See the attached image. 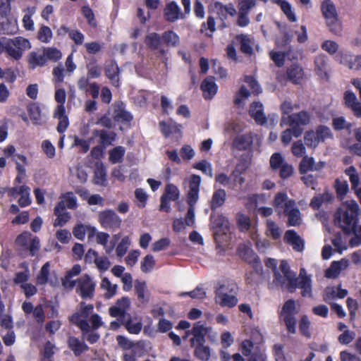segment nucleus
Listing matches in <instances>:
<instances>
[{
    "label": "nucleus",
    "mask_w": 361,
    "mask_h": 361,
    "mask_svg": "<svg viewBox=\"0 0 361 361\" xmlns=\"http://www.w3.org/2000/svg\"><path fill=\"white\" fill-rule=\"evenodd\" d=\"M358 211L359 206L355 200L345 201L335 214V223L338 224L345 233H351L357 223Z\"/></svg>",
    "instance_id": "nucleus-1"
},
{
    "label": "nucleus",
    "mask_w": 361,
    "mask_h": 361,
    "mask_svg": "<svg viewBox=\"0 0 361 361\" xmlns=\"http://www.w3.org/2000/svg\"><path fill=\"white\" fill-rule=\"evenodd\" d=\"M30 48V41L23 37H16L12 39L0 38V54L5 51L8 56L16 61L22 58L24 51Z\"/></svg>",
    "instance_id": "nucleus-2"
},
{
    "label": "nucleus",
    "mask_w": 361,
    "mask_h": 361,
    "mask_svg": "<svg viewBox=\"0 0 361 361\" xmlns=\"http://www.w3.org/2000/svg\"><path fill=\"white\" fill-rule=\"evenodd\" d=\"M273 283L281 288H286L290 293H294L298 288L295 273L290 269L288 262H281L279 270L274 273Z\"/></svg>",
    "instance_id": "nucleus-3"
},
{
    "label": "nucleus",
    "mask_w": 361,
    "mask_h": 361,
    "mask_svg": "<svg viewBox=\"0 0 361 361\" xmlns=\"http://www.w3.org/2000/svg\"><path fill=\"white\" fill-rule=\"evenodd\" d=\"M201 178L198 175H192L189 180V190L187 193V202L189 205L185 222L187 226H192L195 224V205L199 199V191Z\"/></svg>",
    "instance_id": "nucleus-4"
},
{
    "label": "nucleus",
    "mask_w": 361,
    "mask_h": 361,
    "mask_svg": "<svg viewBox=\"0 0 361 361\" xmlns=\"http://www.w3.org/2000/svg\"><path fill=\"white\" fill-rule=\"evenodd\" d=\"M298 313L296 307V302L293 299H289L286 301L279 312V318L280 321L283 322L288 331L290 334L296 332V318L295 315Z\"/></svg>",
    "instance_id": "nucleus-5"
},
{
    "label": "nucleus",
    "mask_w": 361,
    "mask_h": 361,
    "mask_svg": "<svg viewBox=\"0 0 361 361\" xmlns=\"http://www.w3.org/2000/svg\"><path fill=\"white\" fill-rule=\"evenodd\" d=\"M310 121V114L307 111H301L288 116H282L281 126L283 125V123L288 124L290 127L294 128V133L296 136H300L304 130L303 127L308 125Z\"/></svg>",
    "instance_id": "nucleus-6"
},
{
    "label": "nucleus",
    "mask_w": 361,
    "mask_h": 361,
    "mask_svg": "<svg viewBox=\"0 0 361 361\" xmlns=\"http://www.w3.org/2000/svg\"><path fill=\"white\" fill-rule=\"evenodd\" d=\"M322 11L326 18L329 30L335 35L341 32V25L338 18L335 5L331 0H325L322 4Z\"/></svg>",
    "instance_id": "nucleus-7"
},
{
    "label": "nucleus",
    "mask_w": 361,
    "mask_h": 361,
    "mask_svg": "<svg viewBox=\"0 0 361 361\" xmlns=\"http://www.w3.org/2000/svg\"><path fill=\"white\" fill-rule=\"evenodd\" d=\"M210 228L213 231L214 238L216 243L220 246L229 228L228 219L221 214H212L210 216Z\"/></svg>",
    "instance_id": "nucleus-8"
},
{
    "label": "nucleus",
    "mask_w": 361,
    "mask_h": 361,
    "mask_svg": "<svg viewBox=\"0 0 361 361\" xmlns=\"http://www.w3.org/2000/svg\"><path fill=\"white\" fill-rule=\"evenodd\" d=\"M269 162L271 169L277 172L280 178L283 180L288 179L294 173L292 164L288 163L280 153H274L271 156Z\"/></svg>",
    "instance_id": "nucleus-9"
},
{
    "label": "nucleus",
    "mask_w": 361,
    "mask_h": 361,
    "mask_svg": "<svg viewBox=\"0 0 361 361\" xmlns=\"http://www.w3.org/2000/svg\"><path fill=\"white\" fill-rule=\"evenodd\" d=\"M93 309L92 305H85V302H81L80 310L70 317V322L78 326L81 331L87 332L90 327L87 318L92 314Z\"/></svg>",
    "instance_id": "nucleus-10"
},
{
    "label": "nucleus",
    "mask_w": 361,
    "mask_h": 361,
    "mask_svg": "<svg viewBox=\"0 0 361 361\" xmlns=\"http://www.w3.org/2000/svg\"><path fill=\"white\" fill-rule=\"evenodd\" d=\"M238 256L250 264H252L257 274H261L262 271V266L259 258L255 254L250 245L240 244L237 249Z\"/></svg>",
    "instance_id": "nucleus-11"
},
{
    "label": "nucleus",
    "mask_w": 361,
    "mask_h": 361,
    "mask_svg": "<svg viewBox=\"0 0 361 361\" xmlns=\"http://www.w3.org/2000/svg\"><path fill=\"white\" fill-rule=\"evenodd\" d=\"M96 283L88 275L84 274L77 279L75 292L85 300L92 299L94 295Z\"/></svg>",
    "instance_id": "nucleus-12"
},
{
    "label": "nucleus",
    "mask_w": 361,
    "mask_h": 361,
    "mask_svg": "<svg viewBox=\"0 0 361 361\" xmlns=\"http://www.w3.org/2000/svg\"><path fill=\"white\" fill-rule=\"evenodd\" d=\"M16 243L23 249L29 250L32 256L35 255L40 247L39 239L36 236H32L28 231L20 234L17 237Z\"/></svg>",
    "instance_id": "nucleus-13"
},
{
    "label": "nucleus",
    "mask_w": 361,
    "mask_h": 361,
    "mask_svg": "<svg viewBox=\"0 0 361 361\" xmlns=\"http://www.w3.org/2000/svg\"><path fill=\"white\" fill-rule=\"evenodd\" d=\"M98 219L103 228L112 231L120 228L121 224V218L114 211L111 209L100 212L98 215Z\"/></svg>",
    "instance_id": "nucleus-14"
},
{
    "label": "nucleus",
    "mask_w": 361,
    "mask_h": 361,
    "mask_svg": "<svg viewBox=\"0 0 361 361\" xmlns=\"http://www.w3.org/2000/svg\"><path fill=\"white\" fill-rule=\"evenodd\" d=\"M145 44L151 49L157 51L158 56L161 58V61L164 63L166 68H168L169 57L166 51L161 47V38L159 35L156 32L149 34L146 37Z\"/></svg>",
    "instance_id": "nucleus-15"
},
{
    "label": "nucleus",
    "mask_w": 361,
    "mask_h": 361,
    "mask_svg": "<svg viewBox=\"0 0 361 361\" xmlns=\"http://www.w3.org/2000/svg\"><path fill=\"white\" fill-rule=\"evenodd\" d=\"M229 288L226 285H221L215 291V302L221 307H233L238 302L237 298L228 294Z\"/></svg>",
    "instance_id": "nucleus-16"
},
{
    "label": "nucleus",
    "mask_w": 361,
    "mask_h": 361,
    "mask_svg": "<svg viewBox=\"0 0 361 361\" xmlns=\"http://www.w3.org/2000/svg\"><path fill=\"white\" fill-rule=\"evenodd\" d=\"M130 307V300L128 297H123L118 299L115 304L109 307V313L112 317L121 319L127 318L129 314L127 311Z\"/></svg>",
    "instance_id": "nucleus-17"
},
{
    "label": "nucleus",
    "mask_w": 361,
    "mask_h": 361,
    "mask_svg": "<svg viewBox=\"0 0 361 361\" xmlns=\"http://www.w3.org/2000/svg\"><path fill=\"white\" fill-rule=\"evenodd\" d=\"M209 329L205 327L202 322H195L192 329L187 331V334L192 335V337L190 339V346L194 347L197 345L205 343V336L208 334Z\"/></svg>",
    "instance_id": "nucleus-18"
},
{
    "label": "nucleus",
    "mask_w": 361,
    "mask_h": 361,
    "mask_svg": "<svg viewBox=\"0 0 361 361\" xmlns=\"http://www.w3.org/2000/svg\"><path fill=\"white\" fill-rule=\"evenodd\" d=\"M295 204V200L289 199L285 192H278L273 200V206L278 215L285 214V212Z\"/></svg>",
    "instance_id": "nucleus-19"
},
{
    "label": "nucleus",
    "mask_w": 361,
    "mask_h": 361,
    "mask_svg": "<svg viewBox=\"0 0 361 361\" xmlns=\"http://www.w3.org/2000/svg\"><path fill=\"white\" fill-rule=\"evenodd\" d=\"M336 61L341 64L345 66L352 70H359L361 68V56L353 55L348 53H339L336 56Z\"/></svg>",
    "instance_id": "nucleus-20"
},
{
    "label": "nucleus",
    "mask_w": 361,
    "mask_h": 361,
    "mask_svg": "<svg viewBox=\"0 0 361 361\" xmlns=\"http://www.w3.org/2000/svg\"><path fill=\"white\" fill-rule=\"evenodd\" d=\"M256 5L250 1H240L238 4V16L237 20V25L241 27L247 26L250 24V19L248 18L249 12Z\"/></svg>",
    "instance_id": "nucleus-21"
},
{
    "label": "nucleus",
    "mask_w": 361,
    "mask_h": 361,
    "mask_svg": "<svg viewBox=\"0 0 361 361\" xmlns=\"http://www.w3.org/2000/svg\"><path fill=\"white\" fill-rule=\"evenodd\" d=\"M348 293V290L342 289L341 286H329L326 287L322 295L323 300L331 305L334 303L332 301L336 298L342 299L344 298Z\"/></svg>",
    "instance_id": "nucleus-22"
},
{
    "label": "nucleus",
    "mask_w": 361,
    "mask_h": 361,
    "mask_svg": "<svg viewBox=\"0 0 361 361\" xmlns=\"http://www.w3.org/2000/svg\"><path fill=\"white\" fill-rule=\"evenodd\" d=\"M349 265L347 259L343 258L339 261H334L325 271V276L329 279H336L342 270L345 269Z\"/></svg>",
    "instance_id": "nucleus-23"
},
{
    "label": "nucleus",
    "mask_w": 361,
    "mask_h": 361,
    "mask_svg": "<svg viewBox=\"0 0 361 361\" xmlns=\"http://www.w3.org/2000/svg\"><path fill=\"white\" fill-rule=\"evenodd\" d=\"M284 240L295 251L302 252L304 250L305 241L294 230H288L285 233Z\"/></svg>",
    "instance_id": "nucleus-24"
},
{
    "label": "nucleus",
    "mask_w": 361,
    "mask_h": 361,
    "mask_svg": "<svg viewBox=\"0 0 361 361\" xmlns=\"http://www.w3.org/2000/svg\"><path fill=\"white\" fill-rule=\"evenodd\" d=\"M235 40L239 44L240 50L242 53L247 56L253 54L255 41L252 37L247 35L240 34L235 37Z\"/></svg>",
    "instance_id": "nucleus-25"
},
{
    "label": "nucleus",
    "mask_w": 361,
    "mask_h": 361,
    "mask_svg": "<svg viewBox=\"0 0 361 361\" xmlns=\"http://www.w3.org/2000/svg\"><path fill=\"white\" fill-rule=\"evenodd\" d=\"M104 71L106 76L109 79L111 83L115 87H118L120 85V71L116 62L111 61L106 63L104 67Z\"/></svg>",
    "instance_id": "nucleus-26"
},
{
    "label": "nucleus",
    "mask_w": 361,
    "mask_h": 361,
    "mask_svg": "<svg viewBox=\"0 0 361 361\" xmlns=\"http://www.w3.org/2000/svg\"><path fill=\"white\" fill-rule=\"evenodd\" d=\"M203 97L206 99H212L217 92L218 87L214 81V78L209 76L206 78L200 87Z\"/></svg>",
    "instance_id": "nucleus-27"
},
{
    "label": "nucleus",
    "mask_w": 361,
    "mask_h": 361,
    "mask_svg": "<svg viewBox=\"0 0 361 361\" xmlns=\"http://www.w3.org/2000/svg\"><path fill=\"white\" fill-rule=\"evenodd\" d=\"M63 207L62 202H58L54 207V213L56 216V219L54 222V227L64 226L71 218V214L63 209Z\"/></svg>",
    "instance_id": "nucleus-28"
},
{
    "label": "nucleus",
    "mask_w": 361,
    "mask_h": 361,
    "mask_svg": "<svg viewBox=\"0 0 361 361\" xmlns=\"http://www.w3.org/2000/svg\"><path fill=\"white\" fill-rule=\"evenodd\" d=\"M92 135L94 137H99V144L104 147L111 145L116 137V134L114 132L105 130H94Z\"/></svg>",
    "instance_id": "nucleus-29"
},
{
    "label": "nucleus",
    "mask_w": 361,
    "mask_h": 361,
    "mask_svg": "<svg viewBox=\"0 0 361 361\" xmlns=\"http://www.w3.org/2000/svg\"><path fill=\"white\" fill-rule=\"evenodd\" d=\"M263 110V105L259 102H252L249 109L250 116L259 125H263L267 122Z\"/></svg>",
    "instance_id": "nucleus-30"
},
{
    "label": "nucleus",
    "mask_w": 361,
    "mask_h": 361,
    "mask_svg": "<svg viewBox=\"0 0 361 361\" xmlns=\"http://www.w3.org/2000/svg\"><path fill=\"white\" fill-rule=\"evenodd\" d=\"M283 215L288 217L287 224L289 226H300L302 222L301 214L296 203L286 211Z\"/></svg>",
    "instance_id": "nucleus-31"
},
{
    "label": "nucleus",
    "mask_w": 361,
    "mask_h": 361,
    "mask_svg": "<svg viewBox=\"0 0 361 361\" xmlns=\"http://www.w3.org/2000/svg\"><path fill=\"white\" fill-rule=\"evenodd\" d=\"M50 272V263L46 262L41 268L39 274L37 276V283L39 285H45L49 283L51 286H55L57 283V279L53 280L51 278L49 279Z\"/></svg>",
    "instance_id": "nucleus-32"
},
{
    "label": "nucleus",
    "mask_w": 361,
    "mask_h": 361,
    "mask_svg": "<svg viewBox=\"0 0 361 361\" xmlns=\"http://www.w3.org/2000/svg\"><path fill=\"white\" fill-rule=\"evenodd\" d=\"M29 67L34 70L37 67H42L46 65L47 61L44 52L39 54L37 51H31L27 56Z\"/></svg>",
    "instance_id": "nucleus-33"
},
{
    "label": "nucleus",
    "mask_w": 361,
    "mask_h": 361,
    "mask_svg": "<svg viewBox=\"0 0 361 361\" xmlns=\"http://www.w3.org/2000/svg\"><path fill=\"white\" fill-rule=\"evenodd\" d=\"M114 119L121 123L130 122L133 119V116L125 109L122 103H119L115 105Z\"/></svg>",
    "instance_id": "nucleus-34"
},
{
    "label": "nucleus",
    "mask_w": 361,
    "mask_h": 361,
    "mask_svg": "<svg viewBox=\"0 0 361 361\" xmlns=\"http://www.w3.org/2000/svg\"><path fill=\"white\" fill-rule=\"evenodd\" d=\"M215 8L221 20L226 19L228 15L234 16L237 13L235 6L231 3L224 5L221 3L217 2L215 4Z\"/></svg>",
    "instance_id": "nucleus-35"
},
{
    "label": "nucleus",
    "mask_w": 361,
    "mask_h": 361,
    "mask_svg": "<svg viewBox=\"0 0 361 361\" xmlns=\"http://www.w3.org/2000/svg\"><path fill=\"white\" fill-rule=\"evenodd\" d=\"M315 71L319 76L323 79H327V58L324 54H319L314 59Z\"/></svg>",
    "instance_id": "nucleus-36"
},
{
    "label": "nucleus",
    "mask_w": 361,
    "mask_h": 361,
    "mask_svg": "<svg viewBox=\"0 0 361 361\" xmlns=\"http://www.w3.org/2000/svg\"><path fill=\"white\" fill-rule=\"evenodd\" d=\"M253 142V139L250 133L237 136L233 140L234 147L239 150L248 149Z\"/></svg>",
    "instance_id": "nucleus-37"
},
{
    "label": "nucleus",
    "mask_w": 361,
    "mask_h": 361,
    "mask_svg": "<svg viewBox=\"0 0 361 361\" xmlns=\"http://www.w3.org/2000/svg\"><path fill=\"white\" fill-rule=\"evenodd\" d=\"M69 348L73 352L75 356H79L84 351L89 349V347L84 341L79 340L78 338L71 336L68 341Z\"/></svg>",
    "instance_id": "nucleus-38"
},
{
    "label": "nucleus",
    "mask_w": 361,
    "mask_h": 361,
    "mask_svg": "<svg viewBox=\"0 0 361 361\" xmlns=\"http://www.w3.org/2000/svg\"><path fill=\"white\" fill-rule=\"evenodd\" d=\"M290 53L291 49H289L286 52L271 51L269 52V56L277 67H281L284 65L286 57H288L290 59H298V56H290Z\"/></svg>",
    "instance_id": "nucleus-39"
},
{
    "label": "nucleus",
    "mask_w": 361,
    "mask_h": 361,
    "mask_svg": "<svg viewBox=\"0 0 361 361\" xmlns=\"http://www.w3.org/2000/svg\"><path fill=\"white\" fill-rule=\"evenodd\" d=\"M137 300L141 304H147L149 300V293L145 282L137 281L135 286Z\"/></svg>",
    "instance_id": "nucleus-40"
},
{
    "label": "nucleus",
    "mask_w": 361,
    "mask_h": 361,
    "mask_svg": "<svg viewBox=\"0 0 361 361\" xmlns=\"http://www.w3.org/2000/svg\"><path fill=\"white\" fill-rule=\"evenodd\" d=\"M226 199V193L224 189L216 190L212 195L210 207L212 211L216 210L217 208L221 207Z\"/></svg>",
    "instance_id": "nucleus-41"
},
{
    "label": "nucleus",
    "mask_w": 361,
    "mask_h": 361,
    "mask_svg": "<svg viewBox=\"0 0 361 361\" xmlns=\"http://www.w3.org/2000/svg\"><path fill=\"white\" fill-rule=\"evenodd\" d=\"M288 79L293 83H299L303 77L302 68L298 64H293L286 71Z\"/></svg>",
    "instance_id": "nucleus-42"
},
{
    "label": "nucleus",
    "mask_w": 361,
    "mask_h": 361,
    "mask_svg": "<svg viewBox=\"0 0 361 361\" xmlns=\"http://www.w3.org/2000/svg\"><path fill=\"white\" fill-rule=\"evenodd\" d=\"M165 16L170 22H174L179 18L180 8L175 1H171L166 5Z\"/></svg>",
    "instance_id": "nucleus-43"
},
{
    "label": "nucleus",
    "mask_w": 361,
    "mask_h": 361,
    "mask_svg": "<svg viewBox=\"0 0 361 361\" xmlns=\"http://www.w3.org/2000/svg\"><path fill=\"white\" fill-rule=\"evenodd\" d=\"M333 199L332 195L329 192H324L322 194H318L312 197L311 200L310 206L313 209H319L320 207L324 202H331Z\"/></svg>",
    "instance_id": "nucleus-44"
},
{
    "label": "nucleus",
    "mask_w": 361,
    "mask_h": 361,
    "mask_svg": "<svg viewBox=\"0 0 361 361\" xmlns=\"http://www.w3.org/2000/svg\"><path fill=\"white\" fill-rule=\"evenodd\" d=\"M121 324L123 325L130 334H138L142 327L141 322L133 323L130 314L127 318L121 319Z\"/></svg>",
    "instance_id": "nucleus-45"
},
{
    "label": "nucleus",
    "mask_w": 361,
    "mask_h": 361,
    "mask_svg": "<svg viewBox=\"0 0 361 361\" xmlns=\"http://www.w3.org/2000/svg\"><path fill=\"white\" fill-rule=\"evenodd\" d=\"M298 288L301 289V295L305 298H312V280L310 276H305L303 279L298 281Z\"/></svg>",
    "instance_id": "nucleus-46"
},
{
    "label": "nucleus",
    "mask_w": 361,
    "mask_h": 361,
    "mask_svg": "<svg viewBox=\"0 0 361 361\" xmlns=\"http://www.w3.org/2000/svg\"><path fill=\"white\" fill-rule=\"evenodd\" d=\"M59 202H62L63 207L70 209H75L78 207L77 197L72 192H68L61 197V200Z\"/></svg>",
    "instance_id": "nucleus-47"
},
{
    "label": "nucleus",
    "mask_w": 361,
    "mask_h": 361,
    "mask_svg": "<svg viewBox=\"0 0 361 361\" xmlns=\"http://www.w3.org/2000/svg\"><path fill=\"white\" fill-rule=\"evenodd\" d=\"M266 226V234L267 236L271 237L274 240L280 238L282 231L273 220L267 219Z\"/></svg>",
    "instance_id": "nucleus-48"
},
{
    "label": "nucleus",
    "mask_w": 361,
    "mask_h": 361,
    "mask_svg": "<svg viewBox=\"0 0 361 361\" xmlns=\"http://www.w3.org/2000/svg\"><path fill=\"white\" fill-rule=\"evenodd\" d=\"M20 197L18 200V204L21 207H27L31 204L30 188L27 185L20 187Z\"/></svg>",
    "instance_id": "nucleus-49"
},
{
    "label": "nucleus",
    "mask_w": 361,
    "mask_h": 361,
    "mask_svg": "<svg viewBox=\"0 0 361 361\" xmlns=\"http://www.w3.org/2000/svg\"><path fill=\"white\" fill-rule=\"evenodd\" d=\"M42 51L47 61L49 60L56 62L62 57V53L56 47H44Z\"/></svg>",
    "instance_id": "nucleus-50"
},
{
    "label": "nucleus",
    "mask_w": 361,
    "mask_h": 361,
    "mask_svg": "<svg viewBox=\"0 0 361 361\" xmlns=\"http://www.w3.org/2000/svg\"><path fill=\"white\" fill-rule=\"evenodd\" d=\"M126 149L122 146H117L109 151V161L112 164H117L122 161Z\"/></svg>",
    "instance_id": "nucleus-51"
},
{
    "label": "nucleus",
    "mask_w": 361,
    "mask_h": 361,
    "mask_svg": "<svg viewBox=\"0 0 361 361\" xmlns=\"http://www.w3.org/2000/svg\"><path fill=\"white\" fill-rule=\"evenodd\" d=\"M53 37V33L50 27L47 25H41L37 32V39L43 43H49Z\"/></svg>",
    "instance_id": "nucleus-52"
},
{
    "label": "nucleus",
    "mask_w": 361,
    "mask_h": 361,
    "mask_svg": "<svg viewBox=\"0 0 361 361\" xmlns=\"http://www.w3.org/2000/svg\"><path fill=\"white\" fill-rule=\"evenodd\" d=\"M195 350V355L201 360L207 361L210 357V349L208 346H206L204 343L202 345H197L192 347Z\"/></svg>",
    "instance_id": "nucleus-53"
},
{
    "label": "nucleus",
    "mask_w": 361,
    "mask_h": 361,
    "mask_svg": "<svg viewBox=\"0 0 361 361\" xmlns=\"http://www.w3.org/2000/svg\"><path fill=\"white\" fill-rule=\"evenodd\" d=\"M116 341L118 342V345L126 350L133 349L134 348H139L141 345L140 341L135 343L121 335L117 336Z\"/></svg>",
    "instance_id": "nucleus-54"
},
{
    "label": "nucleus",
    "mask_w": 361,
    "mask_h": 361,
    "mask_svg": "<svg viewBox=\"0 0 361 361\" xmlns=\"http://www.w3.org/2000/svg\"><path fill=\"white\" fill-rule=\"evenodd\" d=\"M161 38L169 47H176L180 44V38L178 35L171 30L164 32Z\"/></svg>",
    "instance_id": "nucleus-55"
},
{
    "label": "nucleus",
    "mask_w": 361,
    "mask_h": 361,
    "mask_svg": "<svg viewBox=\"0 0 361 361\" xmlns=\"http://www.w3.org/2000/svg\"><path fill=\"white\" fill-rule=\"evenodd\" d=\"M314 160L312 157L305 156L300 161L299 171L301 174H305L310 171H314Z\"/></svg>",
    "instance_id": "nucleus-56"
},
{
    "label": "nucleus",
    "mask_w": 361,
    "mask_h": 361,
    "mask_svg": "<svg viewBox=\"0 0 361 361\" xmlns=\"http://www.w3.org/2000/svg\"><path fill=\"white\" fill-rule=\"evenodd\" d=\"M27 111L32 123L34 124L39 123L41 121V110L39 106L35 103L31 104L29 105Z\"/></svg>",
    "instance_id": "nucleus-57"
},
{
    "label": "nucleus",
    "mask_w": 361,
    "mask_h": 361,
    "mask_svg": "<svg viewBox=\"0 0 361 361\" xmlns=\"http://www.w3.org/2000/svg\"><path fill=\"white\" fill-rule=\"evenodd\" d=\"M100 286L102 289L106 290L105 295L107 298H112L116 293L117 285H112L106 277L102 279Z\"/></svg>",
    "instance_id": "nucleus-58"
},
{
    "label": "nucleus",
    "mask_w": 361,
    "mask_h": 361,
    "mask_svg": "<svg viewBox=\"0 0 361 361\" xmlns=\"http://www.w3.org/2000/svg\"><path fill=\"white\" fill-rule=\"evenodd\" d=\"M163 195L166 196L171 201H176L179 199L180 191L177 186L172 183H169L166 186L165 192Z\"/></svg>",
    "instance_id": "nucleus-59"
},
{
    "label": "nucleus",
    "mask_w": 361,
    "mask_h": 361,
    "mask_svg": "<svg viewBox=\"0 0 361 361\" xmlns=\"http://www.w3.org/2000/svg\"><path fill=\"white\" fill-rule=\"evenodd\" d=\"M304 140L305 144L308 147H316L320 142L319 138H318V135L313 130L306 132L304 136Z\"/></svg>",
    "instance_id": "nucleus-60"
},
{
    "label": "nucleus",
    "mask_w": 361,
    "mask_h": 361,
    "mask_svg": "<svg viewBox=\"0 0 361 361\" xmlns=\"http://www.w3.org/2000/svg\"><path fill=\"white\" fill-rule=\"evenodd\" d=\"M194 168L201 171L210 178L213 177V170L212 164L206 160H202L194 166Z\"/></svg>",
    "instance_id": "nucleus-61"
},
{
    "label": "nucleus",
    "mask_w": 361,
    "mask_h": 361,
    "mask_svg": "<svg viewBox=\"0 0 361 361\" xmlns=\"http://www.w3.org/2000/svg\"><path fill=\"white\" fill-rule=\"evenodd\" d=\"M335 188L337 195L343 198L349 190L348 183L346 180L337 179L335 182Z\"/></svg>",
    "instance_id": "nucleus-62"
},
{
    "label": "nucleus",
    "mask_w": 361,
    "mask_h": 361,
    "mask_svg": "<svg viewBox=\"0 0 361 361\" xmlns=\"http://www.w3.org/2000/svg\"><path fill=\"white\" fill-rule=\"evenodd\" d=\"M332 125L336 130L350 129L352 127V124L348 123L343 116L334 118L332 121Z\"/></svg>",
    "instance_id": "nucleus-63"
},
{
    "label": "nucleus",
    "mask_w": 361,
    "mask_h": 361,
    "mask_svg": "<svg viewBox=\"0 0 361 361\" xmlns=\"http://www.w3.org/2000/svg\"><path fill=\"white\" fill-rule=\"evenodd\" d=\"M55 345L50 341L46 342L44 346L42 361H52L51 357L54 354Z\"/></svg>",
    "instance_id": "nucleus-64"
}]
</instances>
